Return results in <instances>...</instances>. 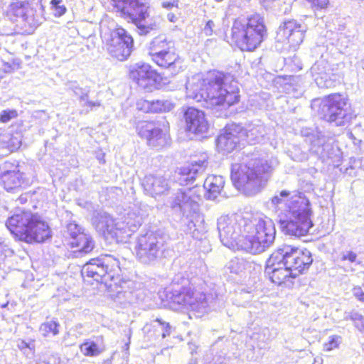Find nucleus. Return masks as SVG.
I'll return each instance as SVG.
<instances>
[{"mask_svg": "<svg viewBox=\"0 0 364 364\" xmlns=\"http://www.w3.org/2000/svg\"><path fill=\"white\" fill-rule=\"evenodd\" d=\"M120 272L119 260L105 255L90 259L82 266L81 274L104 284L114 301L125 307L140 299L141 291L134 281L121 279Z\"/></svg>", "mask_w": 364, "mask_h": 364, "instance_id": "f257e3e1", "label": "nucleus"}, {"mask_svg": "<svg viewBox=\"0 0 364 364\" xmlns=\"http://www.w3.org/2000/svg\"><path fill=\"white\" fill-rule=\"evenodd\" d=\"M267 205L277 214L280 228L286 235L304 236L313 227L311 203L303 193L277 191Z\"/></svg>", "mask_w": 364, "mask_h": 364, "instance_id": "f03ea898", "label": "nucleus"}, {"mask_svg": "<svg viewBox=\"0 0 364 364\" xmlns=\"http://www.w3.org/2000/svg\"><path fill=\"white\" fill-rule=\"evenodd\" d=\"M186 96L210 109L230 107L240 100L237 82L230 75L215 71L206 77L193 76L186 85Z\"/></svg>", "mask_w": 364, "mask_h": 364, "instance_id": "7ed1b4c3", "label": "nucleus"}, {"mask_svg": "<svg viewBox=\"0 0 364 364\" xmlns=\"http://www.w3.org/2000/svg\"><path fill=\"white\" fill-rule=\"evenodd\" d=\"M242 154V162L232 165L230 178L237 189L255 196L266 187L278 162L264 159L257 147H248Z\"/></svg>", "mask_w": 364, "mask_h": 364, "instance_id": "20e7f679", "label": "nucleus"}, {"mask_svg": "<svg viewBox=\"0 0 364 364\" xmlns=\"http://www.w3.org/2000/svg\"><path fill=\"white\" fill-rule=\"evenodd\" d=\"M312 262L309 250L283 244L267 260L264 273L272 282L281 285L287 278H296L307 270Z\"/></svg>", "mask_w": 364, "mask_h": 364, "instance_id": "39448f33", "label": "nucleus"}, {"mask_svg": "<svg viewBox=\"0 0 364 364\" xmlns=\"http://www.w3.org/2000/svg\"><path fill=\"white\" fill-rule=\"evenodd\" d=\"M164 294L165 298H162V300L178 308L183 307L202 314L208 311L206 294L195 290L191 281L183 273L175 275L171 287Z\"/></svg>", "mask_w": 364, "mask_h": 364, "instance_id": "423d86ee", "label": "nucleus"}, {"mask_svg": "<svg viewBox=\"0 0 364 364\" xmlns=\"http://www.w3.org/2000/svg\"><path fill=\"white\" fill-rule=\"evenodd\" d=\"M112 11L132 21L141 36H151L160 30V25L150 17L149 4L146 0H111Z\"/></svg>", "mask_w": 364, "mask_h": 364, "instance_id": "0eeeda50", "label": "nucleus"}, {"mask_svg": "<svg viewBox=\"0 0 364 364\" xmlns=\"http://www.w3.org/2000/svg\"><path fill=\"white\" fill-rule=\"evenodd\" d=\"M267 36L264 18L254 14L246 18H237L231 28V38L243 51H253L260 46Z\"/></svg>", "mask_w": 364, "mask_h": 364, "instance_id": "6e6552de", "label": "nucleus"}, {"mask_svg": "<svg viewBox=\"0 0 364 364\" xmlns=\"http://www.w3.org/2000/svg\"><path fill=\"white\" fill-rule=\"evenodd\" d=\"M244 230L247 234L242 237L239 248L246 252L252 255L262 253L274 242L276 228L269 218H259L252 224H246Z\"/></svg>", "mask_w": 364, "mask_h": 364, "instance_id": "1a4fd4ad", "label": "nucleus"}, {"mask_svg": "<svg viewBox=\"0 0 364 364\" xmlns=\"http://www.w3.org/2000/svg\"><path fill=\"white\" fill-rule=\"evenodd\" d=\"M318 114L324 121L336 127L345 126L353 117L348 100L340 93H333L323 97Z\"/></svg>", "mask_w": 364, "mask_h": 364, "instance_id": "9d476101", "label": "nucleus"}, {"mask_svg": "<svg viewBox=\"0 0 364 364\" xmlns=\"http://www.w3.org/2000/svg\"><path fill=\"white\" fill-rule=\"evenodd\" d=\"M149 54L159 66L168 68L176 74L182 68V60L176 53L175 43L161 34L154 37L148 45Z\"/></svg>", "mask_w": 364, "mask_h": 364, "instance_id": "9b49d317", "label": "nucleus"}, {"mask_svg": "<svg viewBox=\"0 0 364 364\" xmlns=\"http://www.w3.org/2000/svg\"><path fill=\"white\" fill-rule=\"evenodd\" d=\"M166 250V236L157 232L141 235L135 246L136 259L144 264H154Z\"/></svg>", "mask_w": 364, "mask_h": 364, "instance_id": "f8f14e48", "label": "nucleus"}, {"mask_svg": "<svg viewBox=\"0 0 364 364\" xmlns=\"http://www.w3.org/2000/svg\"><path fill=\"white\" fill-rule=\"evenodd\" d=\"M136 130L150 146L161 149L168 144V122L165 120L139 122Z\"/></svg>", "mask_w": 364, "mask_h": 364, "instance_id": "ddd939ff", "label": "nucleus"}, {"mask_svg": "<svg viewBox=\"0 0 364 364\" xmlns=\"http://www.w3.org/2000/svg\"><path fill=\"white\" fill-rule=\"evenodd\" d=\"M7 16L26 32L33 31L41 23L36 10L27 1L12 3L7 11Z\"/></svg>", "mask_w": 364, "mask_h": 364, "instance_id": "4468645a", "label": "nucleus"}, {"mask_svg": "<svg viewBox=\"0 0 364 364\" xmlns=\"http://www.w3.org/2000/svg\"><path fill=\"white\" fill-rule=\"evenodd\" d=\"M134 47L132 36L123 28H117L110 33L107 42L108 53L114 58L124 61L131 55Z\"/></svg>", "mask_w": 364, "mask_h": 364, "instance_id": "2eb2a0df", "label": "nucleus"}, {"mask_svg": "<svg viewBox=\"0 0 364 364\" xmlns=\"http://www.w3.org/2000/svg\"><path fill=\"white\" fill-rule=\"evenodd\" d=\"M217 228L219 237L223 245L231 249L237 247L243 235H240L241 229L235 215H222L218 219Z\"/></svg>", "mask_w": 364, "mask_h": 364, "instance_id": "dca6fc26", "label": "nucleus"}, {"mask_svg": "<svg viewBox=\"0 0 364 364\" xmlns=\"http://www.w3.org/2000/svg\"><path fill=\"white\" fill-rule=\"evenodd\" d=\"M23 233H19L18 240L27 243L44 242L52 236L51 230L37 214L33 213V218L28 223H24Z\"/></svg>", "mask_w": 364, "mask_h": 364, "instance_id": "f3484780", "label": "nucleus"}, {"mask_svg": "<svg viewBox=\"0 0 364 364\" xmlns=\"http://www.w3.org/2000/svg\"><path fill=\"white\" fill-rule=\"evenodd\" d=\"M306 30L305 24L299 23L294 19H287L279 25L277 38L279 41H287L291 46H297L303 42Z\"/></svg>", "mask_w": 364, "mask_h": 364, "instance_id": "a211bd4d", "label": "nucleus"}, {"mask_svg": "<svg viewBox=\"0 0 364 364\" xmlns=\"http://www.w3.org/2000/svg\"><path fill=\"white\" fill-rule=\"evenodd\" d=\"M240 132V124H232L227 125L216 140L218 151L223 154H228L239 148L243 142Z\"/></svg>", "mask_w": 364, "mask_h": 364, "instance_id": "6ab92c4d", "label": "nucleus"}, {"mask_svg": "<svg viewBox=\"0 0 364 364\" xmlns=\"http://www.w3.org/2000/svg\"><path fill=\"white\" fill-rule=\"evenodd\" d=\"M67 232L70 236L71 247L77 248L75 252L87 254L94 249L95 242L92 237L85 233L75 222H70L67 225Z\"/></svg>", "mask_w": 364, "mask_h": 364, "instance_id": "aec40b11", "label": "nucleus"}, {"mask_svg": "<svg viewBox=\"0 0 364 364\" xmlns=\"http://www.w3.org/2000/svg\"><path fill=\"white\" fill-rule=\"evenodd\" d=\"M185 129L196 135L206 134L209 123L203 111L193 107H188L183 113Z\"/></svg>", "mask_w": 364, "mask_h": 364, "instance_id": "412c9836", "label": "nucleus"}, {"mask_svg": "<svg viewBox=\"0 0 364 364\" xmlns=\"http://www.w3.org/2000/svg\"><path fill=\"white\" fill-rule=\"evenodd\" d=\"M301 136L309 146V151L320 158L327 156L326 149L328 147L327 137L320 131L311 128H302Z\"/></svg>", "mask_w": 364, "mask_h": 364, "instance_id": "4be33fe9", "label": "nucleus"}, {"mask_svg": "<svg viewBox=\"0 0 364 364\" xmlns=\"http://www.w3.org/2000/svg\"><path fill=\"white\" fill-rule=\"evenodd\" d=\"M171 208L187 219L198 210V203L186 191L178 189L170 202Z\"/></svg>", "mask_w": 364, "mask_h": 364, "instance_id": "5701e85b", "label": "nucleus"}, {"mask_svg": "<svg viewBox=\"0 0 364 364\" xmlns=\"http://www.w3.org/2000/svg\"><path fill=\"white\" fill-rule=\"evenodd\" d=\"M207 164V161L203 159L198 162L182 166L175 171L173 175V180L180 186L192 184L196 178L203 173Z\"/></svg>", "mask_w": 364, "mask_h": 364, "instance_id": "b1692460", "label": "nucleus"}, {"mask_svg": "<svg viewBox=\"0 0 364 364\" xmlns=\"http://www.w3.org/2000/svg\"><path fill=\"white\" fill-rule=\"evenodd\" d=\"M129 77L139 86L146 88L156 82L159 75L149 64L137 63L130 66Z\"/></svg>", "mask_w": 364, "mask_h": 364, "instance_id": "393cba45", "label": "nucleus"}, {"mask_svg": "<svg viewBox=\"0 0 364 364\" xmlns=\"http://www.w3.org/2000/svg\"><path fill=\"white\" fill-rule=\"evenodd\" d=\"M144 221L143 215L138 208L128 210L117 219L116 226L119 233L125 234L127 237L136 232Z\"/></svg>", "mask_w": 364, "mask_h": 364, "instance_id": "a878e982", "label": "nucleus"}, {"mask_svg": "<svg viewBox=\"0 0 364 364\" xmlns=\"http://www.w3.org/2000/svg\"><path fill=\"white\" fill-rule=\"evenodd\" d=\"M117 220H114L105 212L97 213L92 219L95 230L105 237H118L119 230L116 226Z\"/></svg>", "mask_w": 364, "mask_h": 364, "instance_id": "bb28decb", "label": "nucleus"}, {"mask_svg": "<svg viewBox=\"0 0 364 364\" xmlns=\"http://www.w3.org/2000/svg\"><path fill=\"white\" fill-rule=\"evenodd\" d=\"M229 341L218 338L204 355V364H223L228 359Z\"/></svg>", "mask_w": 364, "mask_h": 364, "instance_id": "cd10ccee", "label": "nucleus"}, {"mask_svg": "<svg viewBox=\"0 0 364 364\" xmlns=\"http://www.w3.org/2000/svg\"><path fill=\"white\" fill-rule=\"evenodd\" d=\"M141 185L145 193L152 197L164 194L169 189L168 181L161 176H146Z\"/></svg>", "mask_w": 364, "mask_h": 364, "instance_id": "c85d7f7f", "label": "nucleus"}, {"mask_svg": "<svg viewBox=\"0 0 364 364\" xmlns=\"http://www.w3.org/2000/svg\"><path fill=\"white\" fill-rule=\"evenodd\" d=\"M32 218L33 213L31 212L17 210L7 219L6 226L11 233L18 238L19 233L23 232V223H28Z\"/></svg>", "mask_w": 364, "mask_h": 364, "instance_id": "c756f323", "label": "nucleus"}, {"mask_svg": "<svg viewBox=\"0 0 364 364\" xmlns=\"http://www.w3.org/2000/svg\"><path fill=\"white\" fill-rule=\"evenodd\" d=\"M4 188L7 191H11L21 187L23 185H28V181L26 178L25 174L19 170L4 171L0 176Z\"/></svg>", "mask_w": 364, "mask_h": 364, "instance_id": "7c9ffc66", "label": "nucleus"}, {"mask_svg": "<svg viewBox=\"0 0 364 364\" xmlns=\"http://www.w3.org/2000/svg\"><path fill=\"white\" fill-rule=\"evenodd\" d=\"M240 136L242 141L250 144L259 143L266 134L265 127L262 124H248L245 127L241 125Z\"/></svg>", "mask_w": 364, "mask_h": 364, "instance_id": "2f4dec72", "label": "nucleus"}, {"mask_svg": "<svg viewBox=\"0 0 364 364\" xmlns=\"http://www.w3.org/2000/svg\"><path fill=\"white\" fill-rule=\"evenodd\" d=\"M79 348L80 352L87 357H97L105 349L102 336L96 337L95 340L87 339Z\"/></svg>", "mask_w": 364, "mask_h": 364, "instance_id": "473e14b6", "label": "nucleus"}, {"mask_svg": "<svg viewBox=\"0 0 364 364\" xmlns=\"http://www.w3.org/2000/svg\"><path fill=\"white\" fill-rule=\"evenodd\" d=\"M225 185V179L222 176H209L203 183V188L207 190L208 197L215 199L220 194Z\"/></svg>", "mask_w": 364, "mask_h": 364, "instance_id": "72a5a7b5", "label": "nucleus"}, {"mask_svg": "<svg viewBox=\"0 0 364 364\" xmlns=\"http://www.w3.org/2000/svg\"><path fill=\"white\" fill-rule=\"evenodd\" d=\"M340 80L341 75L338 72V69L331 66L330 70H327L323 75L316 76L315 82L321 88H330L339 83Z\"/></svg>", "mask_w": 364, "mask_h": 364, "instance_id": "f704fd0d", "label": "nucleus"}, {"mask_svg": "<svg viewBox=\"0 0 364 364\" xmlns=\"http://www.w3.org/2000/svg\"><path fill=\"white\" fill-rule=\"evenodd\" d=\"M251 267L252 262L249 260L235 257L226 263L225 269L229 271L231 274H240L245 269L251 268Z\"/></svg>", "mask_w": 364, "mask_h": 364, "instance_id": "c9c22d12", "label": "nucleus"}, {"mask_svg": "<svg viewBox=\"0 0 364 364\" xmlns=\"http://www.w3.org/2000/svg\"><path fill=\"white\" fill-rule=\"evenodd\" d=\"M60 325L57 319L53 318L41 324L39 332L44 337L55 336L60 332Z\"/></svg>", "mask_w": 364, "mask_h": 364, "instance_id": "e433bc0d", "label": "nucleus"}, {"mask_svg": "<svg viewBox=\"0 0 364 364\" xmlns=\"http://www.w3.org/2000/svg\"><path fill=\"white\" fill-rule=\"evenodd\" d=\"M151 325L155 328L156 331L161 333L162 338L169 336L173 330L171 324L162 318H156L153 320Z\"/></svg>", "mask_w": 364, "mask_h": 364, "instance_id": "4c0bfd02", "label": "nucleus"}, {"mask_svg": "<svg viewBox=\"0 0 364 364\" xmlns=\"http://www.w3.org/2000/svg\"><path fill=\"white\" fill-rule=\"evenodd\" d=\"M89 92L90 90L88 88L80 87L79 90H77L73 94L75 96L78 97L80 102L82 104V106H87L90 107L91 109L95 107H100V102H93L89 100Z\"/></svg>", "mask_w": 364, "mask_h": 364, "instance_id": "58836bf2", "label": "nucleus"}, {"mask_svg": "<svg viewBox=\"0 0 364 364\" xmlns=\"http://www.w3.org/2000/svg\"><path fill=\"white\" fill-rule=\"evenodd\" d=\"M331 65L328 61L321 59L317 60L311 68V73L316 81V76H322L327 70H330Z\"/></svg>", "mask_w": 364, "mask_h": 364, "instance_id": "ea45409f", "label": "nucleus"}, {"mask_svg": "<svg viewBox=\"0 0 364 364\" xmlns=\"http://www.w3.org/2000/svg\"><path fill=\"white\" fill-rule=\"evenodd\" d=\"M152 112H163L172 110L175 105L168 100H157L151 101Z\"/></svg>", "mask_w": 364, "mask_h": 364, "instance_id": "a19ab883", "label": "nucleus"}, {"mask_svg": "<svg viewBox=\"0 0 364 364\" xmlns=\"http://www.w3.org/2000/svg\"><path fill=\"white\" fill-rule=\"evenodd\" d=\"M345 319H350L353 321L356 328L360 332L364 331V316L356 311H352Z\"/></svg>", "mask_w": 364, "mask_h": 364, "instance_id": "79ce46f5", "label": "nucleus"}, {"mask_svg": "<svg viewBox=\"0 0 364 364\" xmlns=\"http://www.w3.org/2000/svg\"><path fill=\"white\" fill-rule=\"evenodd\" d=\"M63 0H51V9L53 11V15L60 17L65 14L67 9L64 5H61Z\"/></svg>", "mask_w": 364, "mask_h": 364, "instance_id": "37998d69", "label": "nucleus"}, {"mask_svg": "<svg viewBox=\"0 0 364 364\" xmlns=\"http://www.w3.org/2000/svg\"><path fill=\"white\" fill-rule=\"evenodd\" d=\"M18 348L23 351L24 353H26L27 355L31 354L33 355L34 353V349H35V341H26L24 340H20L18 342Z\"/></svg>", "mask_w": 364, "mask_h": 364, "instance_id": "c03bdc74", "label": "nucleus"}, {"mask_svg": "<svg viewBox=\"0 0 364 364\" xmlns=\"http://www.w3.org/2000/svg\"><path fill=\"white\" fill-rule=\"evenodd\" d=\"M17 117L18 112L16 109H6L0 112V122L2 123H7Z\"/></svg>", "mask_w": 364, "mask_h": 364, "instance_id": "a18cd8bd", "label": "nucleus"}, {"mask_svg": "<svg viewBox=\"0 0 364 364\" xmlns=\"http://www.w3.org/2000/svg\"><path fill=\"white\" fill-rule=\"evenodd\" d=\"M341 336L333 335L329 337V341L324 343L323 349L326 351L332 350L338 347L341 342Z\"/></svg>", "mask_w": 364, "mask_h": 364, "instance_id": "49530a36", "label": "nucleus"}, {"mask_svg": "<svg viewBox=\"0 0 364 364\" xmlns=\"http://www.w3.org/2000/svg\"><path fill=\"white\" fill-rule=\"evenodd\" d=\"M357 257H358L357 254L351 250H347V251L343 252L341 254V261L348 260L350 263L356 262Z\"/></svg>", "mask_w": 364, "mask_h": 364, "instance_id": "de8ad7c7", "label": "nucleus"}, {"mask_svg": "<svg viewBox=\"0 0 364 364\" xmlns=\"http://www.w3.org/2000/svg\"><path fill=\"white\" fill-rule=\"evenodd\" d=\"M310 4L313 9L320 10L325 9L328 4V0H306Z\"/></svg>", "mask_w": 364, "mask_h": 364, "instance_id": "09e8293b", "label": "nucleus"}, {"mask_svg": "<svg viewBox=\"0 0 364 364\" xmlns=\"http://www.w3.org/2000/svg\"><path fill=\"white\" fill-rule=\"evenodd\" d=\"M178 3L179 0L164 1L161 2V6L166 10L171 11L173 8L178 9Z\"/></svg>", "mask_w": 364, "mask_h": 364, "instance_id": "8fccbe9b", "label": "nucleus"}, {"mask_svg": "<svg viewBox=\"0 0 364 364\" xmlns=\"http://www.w3.org/2000/svg\"><path fill=\"white\" fill-rule=\"evenodd\" d=\"M258 338H259L263 343H265L268 341L271 340L272 337L270 330L268 328H262L259 333Z\"/></svg>", "mask_w": 364, "mask_h": 364, "instance_id": "3c124183", "label": "nucleus"}, {"mask_svg": "<svg viewBox=\"0 0 364 364\" xmlns=\"http://www.w3.org/2000/svg\"><path fill=\"white\" fill-rule=\"evenodd\" d=\"M138 108L145 112H152L151 101L144 100L137 103Z\"/></svg>", "mask_w": 364, "mask_h": 364, "instance_id": "603ef678", "label": "nucleus"}, {"mask_svg": "<svg viewBox=\"0 0 364 364\" xmlns=\"http://www.w3.org/2000/svg\"><path fill=\"white\" fill-rule=\"evenodd\" d=\"M353 296L360 301L364 303V291L362 290L360 287H355L353 290Z\"/></svg>", "mask_w": 364, "mask_h": 364, "instance_id": "864d4df0", "label": "nucleus"}, {"mask_svg": "<svg viewBox=\"0 0 364 364\" xmlns=\"http://www.w3.org/2000/svg\"><path fill=\"white\" fill-rule=\"evenodd\" d=\"M215 23L212 20H209L207 21L204 28L203 32L207 36H212L213 33V28H215Z\"/></svg>", "mask_w": 364, "mask_h": 364, "instance_id": "5fc2aeb1", "label": "nucleus"}, {"mask_svg": "<svg viewBox=\"0 0 364 364\" xmlns=\"http://www.w3.org/2000/svg\"><path fill=\"white\" fill-rule=\"evenodd\" d=\"M80 87L76 81H70L66 84V89L68 91H72L73 93L77 90H79Z\"/></svg>", "mask_w": 364, "mask_h": 364, "instance_id": "6e6d98bb", "label": "nucleus"}, {"mask_svg": "<svg viewBox=\"0 0 364 364\" xmlns=\"http://www.w3.org/2000/svg\"><path fill=\"white\" fill-rule=\"evenodd\" d=\"M45 364H61L60 358L58 355H53L48 358L46 361H43Z\"/></svg>", "mask_w": 364, "mask_h": 364, "instance_id": "4d7b16f0", "label": "nucleus"}, {"mask_svg": "<svg viewBox=\"0 0 364 364\" xmlns=\"http://www.w3.org/2000/svg\"><path fill=\"white\" fill-rule=\"evenodd\" d=\"M186 230L190 232L196 230V225L191 219L188 221Z\"/></svg>", "mask_w": 364, "mask_h": 364, "instance_id": "13d9d810", "label": "nucleus"}, {"mask_svg": "<svg viewBox=\"0 0 364 364\" xmlns=\"http://www.w3.org/2000/svg\"><path fill=\"white\" fill-rule=\"evenodd\" d=\"M348 136H349V138L352 140V141L353 142V144L355 145H359L360 143H361V140L360 139H357L353 134V133H349L348 134Z\"/></svg>", "mask_w": 364, "mask_h": 364, "instance_id": "bf43d9fd", "label": "nucleus"}, {"mask_svg": "<svg viewBox=\"0 0 364 364\" xmlns=\"http://www.w3.org/2000/svg\"><path fill=\"white\" fill-rule=\"evenodd\" d=\"M28 195L27 194H22L19 196L18 200L20 203L23 204L27 201Z\"/></svg>", "mask_w": 364, "mask_h": 364, "instance_id": "052dcab7", "label": "nucleus"}, {"mask_svg": "<svg viewBox=\"0 0 364 364\" xmlns=\"http://www.w3.org/2000/svg\"><path fill=\"white\" fill-rule=\"evenodd\" d=\"M167 17L171 22H175L176 16L173 14H168Z\"/></svg>", "mask_w": 364, "mask_h": 364, "instance_id": "680f3d73", "label": "nucleus"}, {"mask_svg": "<svg viewBox=\"0 0 364 364\" xmlns=\"http://www.w3.org/2000/svg\"><path fill=\"white\" fill-rule=\"evenodd\" d=\"M188 345H189V349L191 350V354L193 355V352H194V350H195L196 347V346H194L193 344H191V343H189Z\"/></svg>", "mask_w": 364, "mask_h": 364, "instance_id": "e2e57ef3", "label": "nucleus"}, {"mask_svg": "<svg viewBox=\"0 0 364 364\" xmlns=\"http://www.w3.org/2000/svg\"><path fill=\"white\" fill-rule=\"evenodd\" d=\"M197 363H198V360L196 358H192L188 363V364H197Z\"/></svg>", "mask_w": 364, "mask_h": 364, "instance_id": "0e129e2a", "label": "nucleus"}, {"mask_svg": "<svg viewBox=\"0 0 364 364\" xmlns=\"http://www.w3.org/2000/svg\"><path fill=\"white\" fill-rule=\"evenodd\" d=\"M8 304H9V302H6L5 304H1V308H6L8 306Z\"/></svg>", "mask_w": 364, "mask_h": 364, "instance_id": "69168bd1", "label": "nucleus"}, {"mask_svg": "<svg viewBox=\"0 0 364 364\" xmlns=\"http://www.w3.org/2000/svg\"><path fill=\"white\" fill-rule=\"evenodd\" d=\"M360 65H361L362 68L364 70V58L363 60H361Z\"/></svg>", "mask_w": 364, "mask_h": 364, "instance_id": "338daca9", "label": "nucleus"}, {"mask_svg": "<svg viewBox=\"0 0 364 364\" xmlns=\"http://www.w3.org/2000/svg\"><path fill=\"white\" fill-rule=\"evenodd\" d=\"M102 364H111V362L109 360H105Z\"/></svg>", "mask_w": 364, "mask_h": 364, "instance_id": "774afa93", "label": "nucleus"}]
</instances>
